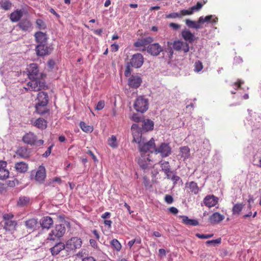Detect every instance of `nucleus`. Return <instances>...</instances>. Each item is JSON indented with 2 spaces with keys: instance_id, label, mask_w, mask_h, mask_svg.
I'll use <instances>...</instances> for the list:
<instances>
[{
  "instance_id": "nucleus-14",
  "label": "nucleus",
  "mask_w": 261,
  "mask_h": 261,
  "mask_svg": "<svg viewBox=\"0 0 261 261\" xmlns=\"http://www.w3.org/2000/svg\"><path fill=\"white\" fill-rule=\"evenodd\" d=\"M35 50L37 56H44L49 54L50 48L47 46V43L38 44L36 47Z\"/></svg>"
},
{
  "instance_id": "nucleus-58",
  "label": "nucleus",
  "mask_w": 261,
  "mask_h": 261,
  "mask_svg": "<svg viewBox=\"0 0 261 261\" xmlns=\"http://www.w3.org/2000/svg\"><path fill=\"white\" fill-rule=\"evenodd\" d=\"M169 27L171 28L173 30H177L180 27V25L178 24L171 22L169 24Z\"/></svg>"
},
{
  "instance_id": "nucleus-5",
  "label": "nucleus",
  "mask_w": 261,
  "mask_h": 261,
  "mask_svg": "<svg viewBox=\"0 0 261 261\" xmlns=\"http://www.w3.org/2000/svg\"><path fill=\"white\" fill-rule=\"evenodd\" d=\"M22 141L27 144L36 146H41L43 144V140H37V136L32 132L26 133L22 137Z\"/></svg>"
},
{
  "instance_id": "nucleus-45",
  "label": "nucleus",
  "mask_w": 261,
  "mask_h": 261,
  "mask_svg": "<svg viewBox=\"0 0 261 261\" xmlns=\"http://www.w3.org/2000/svg\"><path fill=\"white\" fill-rule=\"evenodd\" d=\"M108 144L112 147H116L117 146V139L114 136H112L108 140Z\"/></svg>"
},
{
  "instance_id": "nucleus-40",
  "label": "nucleus",
  "mask_w": 261,
  "mask_h": 261,
  "mask_svg": "<svg viewBox=\"0 0 261 261\" xmlns=\"http://www.w3.org/2000/svg\"><path fill=\"white\" fill-rule=\"evenodd\" d=\"M80 126L82 130L86 133H91L93 130V126L87 125L85 122L83 121L80 122Z\"/></svg>"
},
{
  "instance_id": "nucleus-10",
  "label": "nucleus",
  "mask_w": 261,
  "mask_h": 261,
  "mask_svg": "<svg viewBox=\"0 0 261 261\" xmlns=\"http://www.w3.org/2000/svg\"><path fill=\"white\" fill-rule=\"evenodd\" d=\"M27 70L30 79L43 77V76H45L42 73H39L38 66L36 64H30Z\"/></svg>"
},
{
  "instance_id": "nucleus-47",
  "label": "nucleus",
  "mask_w": 261,
  "mask_h": 261,
  "mask_svg": "<svg viewBox=\"0 0 261 261\" xmlns=\"http://www.w3.org/2000/svg\"><path fill=\"white\" fill-rule=\"evenodd\" d=\"M221 243V239L220 238H218L216 240H212L207 241L206 242V244L207 245H213V246H216L217 245L220 244Z\"/></svg>"
},
{
  "instance_id": "nucleus-24",
  "label": "nucleus",
  "mask_w": 261,
  "mask_h": 261,
  "mask_svg": "<svg viewBox=\"0 0 261 261\" xmlns=\"http://www.w3.org/2000/svg\"><path fill=\"white\" fill-rule=\"evenodd\" d=\"M36 103H39L42 104H48L49 101V97L47 93L45 92H40L38 93Z\"/></svg>"
},
{
  "instance_id": "nucleus-55",
  "label": "nucleus",
  "mask_w": 261,
  "mask_h": 261,
  "mask_svg": "<svg viewBox=\"0 0 261 261\" xmlns=\"http://www.w3.org/2000/svg\"><path fill=\"white\" fill-rule=\"evenodd\" d=\"M14 216L12 213H5L3 215L4 219L5 221H8V220H11L13 218Z\"/></svg>"
},
{
  "instance_id": "nucleus-28",
  "label": "nucleus",
  "mask_w": 261,
  "mask_h": 261,
  "mask_svg": "<svg viewBox=\"0 0 261 261\" xmlns=\"http://www.w3.org/2000/svg\"><path fill=\"white\" fill-rule=\"evenodd\" d=\"M47 104L36 103L35 107L36 112L40 115H43L48 112L49 110L47 108Z\"/></svg>"
},
{
  "instance_id": "nucleus-50",
  "label": "nucleus",
  "mask_w": 261,
  "mask_h": 261,
  "mask_svg": "<svg viewBox=\"0 0 261 261\" xmlns=\"http://www.w3.org/2000/svg\"><path fill=\"white\" fill-rule=\"evenodd\" d=\"M195 236L198 237L199 239H206L208 238H211L213 237L214 234H200V233H196Z\"/></svg>"
},
{
  "instance_id": "nucleus-16",
  "label": "nucleus",
  "mask_w": 261,
  "mask_h": 261,
  "mask_svg": "<svg viewBox=\"0 0 261 261\" xmlns=\"http://www.w3.org/2000/svg\"><path fill=\"white\" fill-rule=\"evenodd\" d=\"M153 41V39L151 37H144L138 39L134 43V46L136 47H145L146 45L148 46L149 44H151Z\"/></svg>"
},
{
  "instance_id": "nucleus-23",
  "label": "nucleus",
  "mask_w": 261,
  "mask_h": 261,
  "mask_svg": "<svg viewBox=\"0 0 261 261\" xmlns=\"http://www.w3.org/2000/svg\"><path fill=\"white\" fill-rule=\"evenodd\" d=\"M182 38L186 41V42H189L192 43L195 40V36L191 31L187 29L183 30L181 33Z\"/></svg>"
},
{
  "instance_id": "nucleus-63",
  "label": "nucleus",
  "mask_w": 261,
  "mask_h": 261,
  "mask_svg": "<svg viewBox=\"0 0 261 261\" xmlns=\"http://www.w3.org/2000/svg\"><path fill=\"white\" fill-rule=\"evenodd\" d=\"M171 179L173 182V184L174 185H175L177 183L178 181H179V180L180 179V177L177 175H174L171 178Z\"/></svg>"
},
{
  "instance_id": "nucleus-11",
  "label": "nucleus",
  "mask_w": 261,
  "mask_h": 261,
  "mask_svg": "<svg viewBox=\"0 0 261 261\" xmlns=\"http://www.w3.org/2000/svg\"><path fill=\"white\" fill-rule=\"evenodd\" d=\"M133 141L138 144L144 139L142 136L141 131L137 124H133L131 127Z\"/></svg>"
},
{
  "instance_id": "nucleus-12",
  "label": "nucleus",
  "mask_w": 261,
  "mask_h": 261,
  "mask_svg": "<svg viewBox=\"0 0 261 261\" xmlns=\"http://www.w3.org/2000/svg\"><path fill=\"white\" fill-rule=\"evenodd\" d=\"M146 50L151 55L157 56L163 51V48L158 43H154L147 46Z\"/></svg>"
},
{
  "instance_id": "nucleus-1",
  "label": "nucleus",
  "mask_w": 261,
  "mask_h": 261,
  "mask_svg": "<svg viewBox=\"0 0 261 261\" xmlns=\"http://www.w3.org/2000/svg\"><path fill=\"white\" fill-rule=\"evenodd\" d=\"M138 145L141 156L138 163L142 169H145L149 167L150 162H152L150 153L155 152L156 146L154 140L152 138L149 141L145 142L144 139Z\"/></svg>"
},
{
  "instance_id": "nucleus-25",
  "label": "nucleus",
  "mask_w": 261,
  "mask_h": 261,
  "mask_svg": "<svg viewBox=\"0 0 261 261\" xmlns=\"http://www.w3.org/2000/svg\"><path fill=\"white\" fill-rule=\"evenodd\" d=\"M40 224L43 228L49 229L53 224V220L49 217H44L40 221Z\"/></svg>"
},
{
  "instance_id": "nucleus-39",
  "label": "nucleus",
  "mask_w": 261,
  "mask_h": 261,
  "mask_svg": "<svg viewBox=\"0 0 261 261\" xmlns=\"http://www.w3.org/2000/svg\"><path fill=\"white\" fill-rule=\"evenodd\" d=\"M160 166L162 168V170L165 173H171V168L168 162L164 161L160 162Z\"/></svg>"
},
{
  "instance_id": "nucleus-41",
  "label": "nucleus",
  "mask_w": 261,
  "mask_h": 261,
  "mask_svg": "<svg viewBox=\"0 0 261 261\" xmlns=\"http://www.w3.org/2000/svg\"><path fill=\"white\" fill-rule=\"evenodd\" d=\"M37 224V220L35 219H29L25 221V226L27 228L32 229H34Z\"/></svg>"
},
{
  "instance_id": "nucleus-13",
  "label": "nucleus",
  "mask_w": 261,
  "mask_h": 261,
  "mask_svg": "<svg viewBox=\"0 0 261 261\" xmlns=\"http://www.w3.org/2000/svg\"><path fill=\"white\" fill-rule=\"evenodd\" d=\"M142 82V80L140 76L132 75L128 80V85L130 88L137 89Z\"/></svg>"
},
{
  "instance_id": "nucleus-48",
  "label": "nucleus",
  "mask_w": 261,
  "mask_h": 261,
  "mask_svg": "<svg viewBox=\"0 0 261 261\" xmlns=\"http://www.w3.org/2000/svg\"><path fill=\"white\" fill-rule=\"evenodd\" d=\"M193 13L191 8L189 10L186 9H183L181 10L180 12V17H181L182 16H186V15H190Z\"/></svg>"
},
{
  "instance_id": "nucleus-6",
  "label": "nucleus",
  "mask_w": 261,
  "mask_h": 261,
  "mask_svg": "<svg viewBox=\"0 0 261 261\" xmlns=\"http://www.w3.org/2000/svg\"><path fill=\"white\" fill-rule=\"evenodd\" d=\"M82 244L81 239L77 237H73L68 240L65 244L67 254H68V252L80 248L82 246Z\"/></svg>"
},
{
  "instance_id": "nucleus-35",
  "label": "nucleus",
  "mask_w": 261,
  "mask_h": 261,
  "mask_svg": "<svg viewBox=\"0 0 261 261\" xmlns=\"http://www.w3.org/2000/svg\"><path fill=\"white\" fill-rule=\"evenodd\" d=\"M213 18V16L211 15H207L205 16V17H203V16H201L199 18V23H201V24L204 23V22H210V23H216L217 21L218 18H215V19Z\"/></svg>"
},
{
  "instance_id": "nucleus-18",
  "label": "nucleus",
  "mask_w": 261,
  "mask_h": 261,
  "mask_svg": "<svg viewBox=\"0 0 261 261\" xmlns=\"http://www.w3.org/2000/svg\"><path fill=\"white\" fill-rule=\"evenodd\" d=\"M7 162L0 161V180H4L9 176V171L6 168Z\"/></svg>"
},
{
  "instance_id": "nucleus-8",
  "label": "nucleus",
  "mask_w": 261,
  "mask_h": 261,
  "mask_svg": "<svg viewBox=\"0 0 261 261\" xmlns=\"http://www.w3.org/2000/svg\"><path fill=\"white\" fill-rule=\"evenodd\" d=\"M144 63L143 56L141 54H136L134 55L130 59L129 62L128 63L132 67L136 68H140L142 66Z\"/></svg>"
},
{
  "instance_id": "nucleus-57",
  "label": "nucleus",
  "mask_w": 261,
  "mask_h": 261,
  "mask_svg": "<svg viewBox=\"0 0 261 261\" xmlns=\"http://www.w3.org/2000/svg\"><path fill=\"white\" fill-rule=\"evenodd\" d=\"M244 84V82L241 80H238V81L234 83L233 85L236 87V89H239L241 88V85Z\"/></svg>"
},
{
  "instance_id": "nucleus-32",
  "label": "nucleus",
  "mask_w": 261,
  "mask_h": 261,
  "mask_svg": "<svg viewBox=\"0 0 261 261\" xmlns=\"http://www.w3.org/2000/svg\"><path fill=\"white\" fill-rule=\"evenodd\" d=\"M18 27L22 31H29L32 27L31 22L28 20H22L18 24Z\"/></svg>"
},
{
  "instance_id": "nucleus-9",
  "label": "nucleus",
  "mask_w": 261,
  "mask_h": 261,
  "mask_svg": "<svg viewBox=\"0 0 261 261\" xmlns=\"http://www.w3.org/2000/svg\"><path fill=\"white\" fill-rule=\"evenodd\" d=\"M154 152L156 154L160 153L162 158L167 157L171 154V148L168 143H162L155 148Z\"/></svg>"
},
{
  "instance_id": "nucleus-21",
  "label": "nucleus",
  "mask_w": 261,
  "mask_h": 261,
  "mask_svg": "<svg viewBox=\"0 0 261 261\" xmlns=\"http://www.w3.org/2000/svg\"><path fill=\"white\" fill-rule=\"evenodd\" d=\"M50 250L53 255H57L63 250L66 251V246L63 243L60 242L56 244Z\"/></svg>"
},
{
  "instance_id": "nucleus-36",
  "label": "nucleus",
  "mask_w": 261,
  "mask_h": 261,
  "mask_svg": "<svg viewBox=\"0 0 261 261\" xmlns=\"http://www.w3.org/2000/svg\"><path fill=\"white\" fill-rule=\"evenodd\" d=\"M30 202V198L28 196H21L19 197L17 204L20 207L28 206Z\"/></svg>"
},
{
  "instance_id": "nucleus-43",
  "label": "nucleus",
  "mask_w": 261,
  "mask_h": 261,
  "mask_svg": "<svg viewBox=\"0 0 261 261\" xmlns=\"http://www.w3.org/2000/svg\"><path fill=\"white\" fill-rule=\"evenodd\" d=\"M12 6V3L8 0L3 2L1 4V8L5 10H10Z\"/></svg>"
},
{
  "instance_id": "nucleus-34",
  "label": "nucleus",
  "mask_w": 261,
  "mask_h": 261,
  "mask_svg": "<svg viewBox=\"0 0 261 261\" xmlns=\"http://www.w3.org/2000/svg\"><path fill=\"white\" fill-rule=\"evenodd\" d=\"M179 152L181 157L184 160L188 159L190 156V150L188 146H183L180 147Z\"/></svg>"
},
{
  "instance_id": "nucleus-61",
  "label": "nucleus",
  "mask_w": 261,
  "mask_h": 261,
  "mask_svg": "<svg viewBox=\"0 0 261 261\" xmlns=\"http://www.w3.org/2000/svg\"><path fill=\"white\" fill-rule=\"evenodd\" d=\"M118 49H119V46L117 44L114 43V44H112L111 46V50L112 52H116V51H118Z\"/></svg>"
},
{
  "instance_id": "nucleus-2",
  "label": "nucleus",
  "mask_w": 261,
  "mask_h": 261,
  "mask_svg": "<svg viewBox=\"0 0 261 261\" xmlns=\"http://www.w3.org/2000/svg\"><path fill=\"white\" fill-rule=\"evenodd\" d=\"M30 80L31 81L28 83V87H24L27 91H39L48 88L43 77L32 79Z\"/></svg>"
},
{
  "instance_id": "nucleus-54",
  "label": "nucleus",
  "mask_w": 261,
  "mask_h": 261,
  "mask_svg": "<svg viewBox=\"0 0 261 261\" xmlns=\"http://www.w3.org/2000/svg\"><path fill=\"white\" fill-rule=\"evenodd\" d=\"M203 5L200 2H198L195 6H194L191 7L192 10L193 12L194 11H198L202 7Z\"/></svg>"
},
{
  "instance_id": "nucleus-42",
  "label": "nucleus",
  "mask_w": 261,
  "mask_h": 261,
  "mask_svg": "<svg viewBox=\"0 0 261 261\" xmlns=\"http://www.w3.org/2000/svg\"><path fill=\"white\" fill-rule=\"evenodd\" d=\"M110 244L117 251H120L121 249V245L117 239H113L110 242Z\"/></svg>"
},
{
  "instance_id": "nucleus-37",
  "label": "nucleus",
  "mask_w": 261,
  "mask_h": 261,
  "mask_svg": "<svg viewBox=\"0 0 261 261\" xmlns=\"http://www.w3.org/2000/svg\"><path fill=\"white\" fill-rule=\"evenodd\" d=\"M154 123L152 121L149 119H147L143 121L142 125V128L146 130H151L153 129Z\"/></svg>"
},
{
  "instance_id": "nucleus-59",
  "label": "nucleus",
  "mask_w": 261,
  "mask_h": 261,
  "mask_svg": "<svg viewBox=\"0 0 261 261\" xmlns=\"http://www.w3.org/2000/svg\"><path fill=\"white\" fill-rule=\"evenodd\" d=\"M132 119L136 122H139L141 121V117L137 114H134L132 117Z\"/></svg>"
},
{
  "instance_id": "nucleus-44",
  "label": "nucleus",
  "mask_w": 261,
  "mask_h": 261,
  "mask_svg": "<svg viewBox=\"0 0 261 261\" xmlns=\"http://www.w3.org/2000/svg\"><path fill=\"white\" fill-rule=\"evenodd\" d=\"M37 27L39 30H45L46 28L45 23L40 19H37L36 21Z\"/></svg>"
},
{
  "instance_id": "nucleus-38",
  "label": "nucleus",
  "mask_w": 261,
  "mask_h": 261,
  "mask_svg": "<svg viewBox=\"0 0 261 261\" xmlns=\"http://www.w3.org/2000/svg\"><path fill=\"white\" fill-rule=\"evenodd\" d=\"M16 225V221L12 220V219L8 220V221H5L4 227L6 230H11L15 228Z\"/></svg>"
},
{
  "instance_id": "nucleus-46",
  "label": "nucleus",
  "mask_w": 261,
  "mask_h": 261,
  "mask_svg": "<svg viewBox=\"0 0 261 261\" xmlns=\"http://www.w3.org/2000/svg\"><path fill=\"white\" fill-rule=\"evenodd\" d=\"M203 68V64L201 61H198L195 63L194 71L195 72H198L200 71L201 70H202Z\"/></svg>"
},
{
  "instance_id": "nucleus-62",
  "label": "nucleus",
  "mask_w": 261,
  "mask_h": 261,
  "mask_svg": "<svg viewBox=\"0 0 261 261\" xmlns=\"http://www.w3.org/2000/svg\"><path fill=\"white\" fill-rule=\"evenodd\" d=\"M130 67L131 66L127 63L126 68L124 72V74L126 76H128L130 74Z\"/></svg>"
},
{
  "instance_id": "nucleus-29",
  "label": "nucleus",
  "mask_w": 261,
  "mask_h": 261,
  "mask_svg": "<svg viewBox=\"0 0 261 261\" xmlns=\"http://www.w3.org/2000/svg\"><path fill=\"white\" fill-rule=\"evenodd\" d=\"M16 154L22 158L26 159L30 156V151L25 147H21L17 149Z\"/></svg>"
},
{
  "instance_id": "nucleus-31",
  "label": "nucleus",
  "mask_w": 261,
  "mask_h": 261,
  "mask_svg": "<svg viewBox=\"0 0 261 261\" xmlns=\"http://www.w3.org/2000/svg\"><path fill=\"white\" fill-rule=\"evenodd\" d=\"M224 219V216L221 215L220 213H213L209 218V220L211 223H218Z\"/></svg>"
},
{
  "instance_id": "nucleus-53",
  "label": "nucleus",
  "mask_w": 261,
  "mask_h": 261,
  "mask_svg": "<svg viewBox=\"0 0 261 261\" xmlns=\"http://www.w3.org/2000/svg\"><path fill=\"white\" fill-rule=\"evenodd\" d=\"M177 17H180V14L176 12L171 13L166 16L167 18H176Z\"/></svg>"
},
{
  "instance_id": "nucleus-64",
  "label": "nucleus",
  "mask_w": 261,
  "mask_h": 261,
  "mask_svg": "<svg viewBox=\"0 0 261 261\" xmlns=\"http://www.w3.org/2000/svg\"><path fill=\"white\" fill-rule=\"evenodd\" d=\"M173 50L174 49L172 46L170 47H168L167 51L168 53V56L169 58H171L173 55Z\"/></svg>"
},
{
  "instance_id": "nucleus-4",
  "label": "nucleus",
  "mask_w": 261,
  "mask_h": 261,
  "mask_svg": "<svg viewBox=\"0 0 261 261\" xmlns=\"http://www.w3.org/2000/svg\"><path fill=\"white\" fill-rule=\"evenodd\" d=\"M167 46L169 47L172 46L174 50L177 51H183L187 53L189 51V45L187 42H184L180 40L174 41L173 42L168 41Z\"/></svg>"
},
{
  "instance_id": "nucleus-26",
  "label": "nucleus",
  "mask_w": 261,
  "mask_h": 261,
  "mask_svg": "<svg viewBox=\"0 0 261 261\" xmlns=\"http://www.w3.org/2000/svg\"><path fill=\"white\" fill-rule=\"evenodd\" d=\"M47 122L46 120L42 118H39L35 120L33 125L40 129H44L47 127Z\"/></svg>"
},
{
  "instance_id": "nucleus-27",
  "label": "nucleus",
  "mask_w": 261,
  "mask_h": 261,
  "mask_svg": "<svg viewBox=\"0 0 261 261\" xmlns=\"http://www.w3.org/2000/svg\"><path fill=\"white\" fill-rule=\"evenodd\" d=\"M23 16L22 10H16L11 13L10 19L12 22H17Z\"/></svg>"
},
{
  "instance_id": "nucleus-51",
  "label": "nucleus",
  "mask_w": 261,
  "mask_h": 261,
  "mask_svg": "<svg viewBox=\"0 0 261 261\" xmlns=\"http://www.w3.org/2000/svg\"><path fill=\"white\" fill-rule=\"evenodd\" d=\"M105 106V103L104 100H100L98 102L96 105L95 109L96 110L99 111L102 110Z\"/></svg>"
},
{
  "instance_id": "nucleus-60",
  "label": "nucleus",
  "mask_w": 261,
  "mask_h": 261,
  "mask_svg": "<svg viewBox=\"0 0 261 261\" xmlns=\"http://www.w3.org/2000/svg\"><path fill=\"white\" fill-rule=\"evenodd\" d=\"M53 147V145H51L47 148V150L43 154L44 157H47L50 155Z\"/></svg>"
},
{
  "instance_id": "nucleus-19",
  "label": "nucleus",
  "mask_w": 261,
  "mask_h": 261,
  "mask_svg": "<svg viewBox=\"0 0 261 261\" xmlns=\"http://www.w3.org/2000/svg\"><path fill=\"white\" fill-rule=\"evenodd\" d=\"M178 218L181 220V222L185 225L193 226L199 225V222L197 219H190L188 216L185 215H180Z\"/></svg>"
},
{
  "instance_id": "nucleus-33",
  "label": "nucleus",
  "mask_w": 261,
  "mask_h": 261,
  "mask_svg": "<svg viewBox=\"0 0 261 261\" xmlns=\"http://www.w3.org/2000/svg\"><path fill=\"white\" fill-rule=\"evenodd\" d=\"M186 25L190 28L199 29L202 28L201 23H199V19L197 22L190 19H187L185 20Z\"/></svg>"
},
{
  "instance_id": "nucleus-7",
  "label": "nucleus",
  "mask_w": 261,
  "mask_h": 261,
  "mask_svg": "<svg viewBox=\"0 0 261 261\" xmlns=\"http://www.w3.org/2000/svg\"><path fill=\"white\" fill-rule=\"evenodd\" d=\"M66 231L64 226L62 225H57L54 229L48 234L47 240L50 241H55L56 239L62 237Z\"/></svg>"
},
{
  "instance_id": "nucleus-15",
  "label": "nucleus",
  "mask_w": 261,
  "mask_h": 261,
  "mask_svg": "<svg viewBox=\"0 0 261 261\" xmlns=\"http://www.w3.org/2000/svg\"><path fill=\"white\" fill-rule=\"evenodd\" d=\"M46 177V170L43 166H40L36 171L35 179L36 181L42 183Z\"/></svg>"
},
{
  "instance_id": "nucleus-3",
  "label": "nucleus",
  "mask_w": 261,
  "mask_h": 261,
  "mask_svg": "<svg viewBox=\"0 0 261 261\" xmlns=\"http://www.w3.org/2000/svg\"><path fill=\"white\" fill-rule=\"evenodd\" d=\"M148 99L144 96H138L134 103V108L137 112L143 113L148 109Z\"/></svg>"
},
{
  "instance_id": "nucleus-52",
  "label": "nucleus",
  "mask_w": 261,
  "mask_h": 261,
  "mask_svg": "<svg viewBox=\"0 0 261 261\" xmlns=\"http://www.w3.org/2000/svg\"><path fill=\"white\" fill-rule=\"evenodd\" d=\"M243 208V205L241 204H235L232 208L233 212H240L242 211Z\"/></svg>"
},
{
  "instance_id": "nucleus-22",
  "label": "nucleus",
  "mask_w": 261,
  "mask_h": 261,
  "mask_svg": "<svg viewBox=\"0 0 261 261\" xmlns=\"http://www.w3.org/2000/svg\"><path fill=\"white\" fill-rule=\"evenodd\" d=\"M218 200V198L214 195H208L204 198L203 202L205 205L211 207L217 203Z\"/></svg>"
},
{
  "instance_id": "nucleus-56",
  "label": "nucleus",
  "mask_w": 261,
  "mask_h": 261,
  "mask_svg": "<svg viewBox=\"0 0 261 261\" xmlns=\"http://www.w3.org/2000/svg\"><path fill=\"white\" fill-rule=\"evenodd\" d=\"M165 200L168 204H171L173 202V199L172 196L166 195L165 197Z\"/></svg>"
},
{
  "instance_id": "nucleus-20",
  "label": "nucleus",
  "mask_w": 261,
  "mask_h": 261,
  "mask_svg": "<svg viewBox=\"0 0 261 261\" xmlns=\"http://www.w3.org/2000/svg\"><path fill=\"white\" fill-rule=\"evenodd\" d=\"M35 41L38 44L47 43L48 39L47 35L45 33L39 31L34 34Z\"/></svg>"
},
{
  "instance_id": "nucleus-17",
  "label": "nucleus",
  "mask_w": 261,
  "mask_h": 261,
  "mask_svg": "<svg viewBox=\"0 0 261 261\" xmlns=\"http://www.w3.org/2000/svg\"><path fill=\"white\" fill-rule=\"evenodd\" d=\"M186 189L188 193L194 195L197 194L199 191L197 184L193 181L186 182Z\"/></svg>"
},
{
  "instance_id": "nucleus-49",
  "label": "nucleus",
  "mask_w": 261,
  "mask_h": 261,
  "mask_svg": "<svg viewBox=\"0 0 261 261\" xmlns=\"http://www.w3.org/2000/svg\"><path fill=\"white\" fill-rule=\"evenodd\" d=\"M143 184L146 189H150L152 188L150 180L146 176L143 177Z\"/></svg>"
},
{
  "instance_id": "nucleus-30",
  "label": "nucleus",
  "mask_w": 261,
  "mask_h": 261,
  "mask_svg": "<svg viewBox=\"0 0 261 261\" xmlns=\"http://www.w3.org/2000/svg\"><path fill=\"white\" fill-rule=\"evenodd\" d=\"M15 168L18 173H25L28 169V165L23 162H18L15 164Z\"/></svg>"
}]
</instances>
